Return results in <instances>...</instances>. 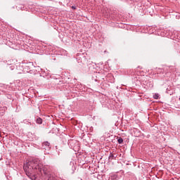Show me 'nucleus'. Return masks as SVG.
Segmentation results:
<instances>
[{"label": "nucleus", "mask_w": 180, "mask_h": 180, "mask_svg": "<svg viewBox=\"0 0 180 180\" xmlns=\"http://www.w3.org/2000/svg\"><path fill=\"white\" fill-rule=\"evenodd\" d=\"M24 171L26 175L30 178H36L37 175H47L49 174V166L43 165V162L39 159H34L24 165Z\"/></svg>", "instance_id": "1"}, {"label": "nucleus", "mask_w": 180, "mask_h": 180, "mask_svg": "<svg viewBox=\"0 0 180 180\" xmlns=\"http://www.w3.org/2000/svg\"><path fill=\"white\" fill-rule=\"evenodd\" d=\"M42 147L44 150H49L50 148V143L49 141H45L42 143Z\"/></svg>", "instance_id": "2"}, {"label": "nucleus", "mask_w": 180, "mask_h": 180, "mask_svg": "<svg viewBox=\"0 0 180 180\" xmlns=\"http://www.w3.org/2000/svg\"><path fill=\"white\" fill-rule=\"evenodd\" d=\"M36 122L37 123V124H41V123H43V120L40 117H37L36 120Z\"/></svg>", "instance_id": "3"}, {"label": "nucleus", "mask_w": 180, "mask_h": 180, "mask_svg": "<svg viewBox=\"0 0 180 180\" xmlns=\"http://www.w3.org/2000/svg\"><path fill=\"white\" fill-rule=\"evenodd\" d=\"M158 98H160V95H158V94H155L153 95V98L154 99H158Z\"/></svg>", "instance_id": "4"}, {"label": "nucleus", "mask_w": 180, "mask_h": 180, "mask_svg": "<svg viewBox=\"0 0 180 180\" xmlns=\"http://www.w3.org/2000/svg\"><path fill=\"white\" fill-rule=\"evenodd\" d=\"M117 141H118L119 144H122V143H123V139L120 138L117 139Z\"/></svg>", "instance_id": "5"}, {"label": "nucleus", "mask_w": 180, "mask_h": 180, "mask_svg": "<svg viewBox=\"0 0 180 180\" xmlns=\"http://www.w3.org/2000/svg\"><path fill=\"white\" fill-rule=\"evenodd\" d=\"M114 158H115V156L113 155H110L109 159L113 160Z\"/></svg>", "instance_id": "6"}, {"label": "nucleus", "mask_w": 180, "mask_h": 180, "mask_svg": "<svg viewBox=\"0 0 180 180\" xmlns=\"http://www.w3.org/2000/svg\"><path fill=\"white\" fill-rule=\"evenodd\" d=\"M72 9H73V10H75V9H77V8L75 7V6H72Z\"/></svg>", "instance_id": "7"}, {"label": "nucleus", "mask_w": 180, "mask_h": 180, "mask_svg": "<svg viewBox=\"0 0 180 180\" xmlns=\"http://www.w3.org/2000/svg\"><path fill=\"white\" fill-rule=\"evenodd\" d=\"M138 68H141H141H140V67H138Z\"/></svg>", "instance_id": "8"}]
</instances>
